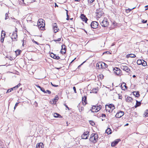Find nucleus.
I'll return each mask as SVG.
<instances>
[{"label":"nucleus","mask_w":148,"mask_h":148,"mask_svg":"<svg viewBox=\"0 0 148 148\" xmlns=\"http://www.w3.org/2000/svg\"><path fill=\"white\" fill-rule=\"evenodd\" d=\"M98 138V136L97 134L92 133L90 136L89 140L94 143L97 142Z\"/></svg>","instance_id":"f257e3e1"},{"label":"nucleus","mask_w":148,"mask_h":148,"mask_svg":"<svg viewBox=\"0 0 148 148\" xmlns=\"http://www.w3.org/2000/svg\"><path fill=\"white\" fill-rule=\"evenodd\" d=\"M96 67L98 69H103L108 67V65L103 62H99L96 64Z\"/></svg>","instance_id":"f03ea898"},{"label":"nucleus","mask_w":148,"mask_h":148,"mask_svg":"<svg viewBox=\"0 0 148 148\" xmlns=\"http://www.w3.org/2000/svg\"><path fill=\"white\" fill-rule=\"evenodd\" d=\"M106 110L107 111L110 112V110H113L114 108V106L113 104H111L110 105H106Z\"/></svg>","instance_id":"7ed1b4c3"},{"label":"nucleus","mask_w":148,"mask_h":148,"mask_svg":"<svg viewBox=\"0 0 148 148\" xmlns=\"http://www.w3.org/2000/svg\"><path fill=\"white\" fill-rule=\"evenodd\" d=\"M101 108V106H93L92 107V110H90L92 112H96L99 111Z\"/></svg>","instance_id":"20e7f679"},{"label":"nucleus","mask_w":148,"mask_h":148,"mask_svg":"<svg viewBox=\"0 0 148 148\" xmlns=\"http://www.w3.org/2000/svg\"><path fill=\"white\" fill-rule=\"evenodd\" d=\"M17 29H16L15 32L13 33L12 34L11 37L12 41H15L17 40L16 39L17 38Z\"/></svg>","instance_id":"39448f33"},{"label":"nucleus","mask_w":148,"mask_h":148,"mask_svg":"<svg viewBox=\"0 0 148 148\" xmlns=\"http://www.w3.org/2000/svg\"><path fill=\"white\" fill-rule=\"evenodd\" d=\"M113 73L117 75H119L121 72V70L119 68L115 67L113 69Z\"/></svg>","instance_id":"423d86ee"},{"label":"nucleus","mask_w":148,"mask_h":148,"mask_svg":"<svg viewBox=\"0 0 148 148\" xmlns=\"http://www.w3.org/2000/svg\"><path fill=\"white\" fill-rule=\"evenodd\" d=\"M147 65V63L146 61L144 60L139 59V68L143 69V66H145Z\"/></svg>","instance_id":"0eeeda50"},{"label":"nucleus","mask_w":148,"mask_h":148,"mask_svg":"<svg viewBox=\"0 0 148 148\" xmlns=\"http://www.w3.org/2000/svg\"><path fill=\"white\" fill-rule=\"evenodd\" d=\"M101 25L103 27H107L109 25V22L107 21V19L104 18L101 23Z\"/></svg>","instance_id":"6e6552de"},{"label":"nucleus","mask_w":148,"mask_h":148,"mask_svg":"<svg viewBox=\"0 0 148 148\" xmlns=\"http://www.w3.org/2000/svg\"><path fill=\"white\" fill-rule=\"evenodd\" d=\"M98 23L96 21H92L91 23L90 26L92 28L96 29L98 26Z\"/></svg>","instance_id":"1a4fd4ad"},{"label":"nucleus","mask_w":148,"mask_h":148,"mask_svg":"<svg viewBox=\"0 0 148 148\" xmlns=\"http://www.w3.org/2000/svg\"><path fill=\"white\" fill-rule=\"evenodd\" d=\"M89 132L86 131L84 132L82 135V138L83 139H87L88 138V136H89Z\"/></svg>","instance_id":"9d476101"},{"label":"nucleus","mask_w":148,"mask_h":148,"mask_svg":"<svg viewBox=\"0 0 148 148\" xmlns=\"http://www.w3.org/2000/svg\"><path fill=\"white\" fill-rule=\"evenodd\" d=\"M53 29L54 33H56L59 30V29L58 28L57 25L56 23H54L53 24Z\"/></svg>","instance_id":"9b49d317"},{"label":"nucleus","mask_w":148,"mask_h":148,"mask_svg":"<svg viewBox=\"0 0 148 148\" xmlns=\"http://www.w3.org/2000/svg\"><path fill=\"white\" fill-rule=\"evenodd\" d=\"M121 69L126 71L127 72H128L130 70L127 66H124L123 65H121Z\"/></svg>","instance_id":"f8f14e48"},{"label":"nucleus","mask_w":148,"mask_h":148,"mask_svg":"<svg viewBox=\"0 0 148 148\" xmlns=\"http://www.w3.org/2000/svg\"><path fill=\"white\" fill-rule=\"evenodd\" d=\"M124 114V112H123L120 111L116 113L115 115V117L116 118H120Z\"/></svg>","instance_id":"ddd939ff"},{"label":"nucleus","mask_w":148,"mask_h":148,"mask_svg":"<svg viewBox=\"0 0 148 148\" xmlns=\"http://www.w3.org/2000/svg\"><path fill=\"white\" fill-rule=\"evenodd\" d=\"M120 140V139H119L116 140L112 143L111 144V146L112 147L115 146Z\"/></svg>","instance_id":"4468645a"},{"label":"nucleus","mask_w":148,"mask_h":148,"mask_svg":"<svg viewBox=\"0 0 148 148\" xmlns=\"http://www.w3.org/2000/svg\"><path fill=\"white\" fill-rule=\"evenodd\" d=\"M66 46L64 45H62V50L61 52L62 54L63 53L65 54L66 53Z\"/></svg>","instance_id":"2eb2a0df"},{"label":"nucleus","mask_w":148,"mask_h":148,"mask_svg":"<svg viewBox=\"0 0 148 148\" xmlns=\"http://www.w3.org/2000/svg\"><path fill=\"white\" fill-rule=\"evenodd\" d=\"M80 17L83 21H85L86 23L87 22L88 19L86 17L85 15L83 14H82L81 15Z\"/></svg>","instance_id":"dca6fc26"},{"label":"nucleus","mask_w":148,"mask_h":148,"mask_svg":"<svg viewBox=\"0 0 148 148\" xmlns=\"http://www.w3.org/2000/svg\"><path fill=\"white\" fill-rule=\"evenodd\" d=\"M87 97L86 96H84L83 97H82V103L84 105H85L86 104V102H87Z\"/></svg>","instance_id":"f3484780"},{"label":"nucleus","mask_w":148,"mask_h":148,"mask_svg":"<svg viewBox=\"0 0 148 148\" xmlns=\"http://www.w3.org/2000/svg\"><path fill=\"white\" fill-rule=\"evenodd\" d=\"M96 13L97 14V16L99 18L101 16L104 14V13L103 11H99V10H97Z\"/></svg>","instance_id":"a211bd4d"},{"label":"nucleus","mask_w":148,"mask_h":148,"mask_svg":"<svg viewBox=\"0 0 148 148\" xmlns=\"http://www.w3.org/2000/svg\"><path fill=\"white\" fill-rule=\"evenodd\" d=\"M58 99L59 98L58 96L56 95L54 99L53 100V103H51L52 104H55Z\"/></svg>","instance_id":"6ab92c4d"},{"label":"nucleus","mask_w":148,"mask_h":148,"mask_svg":"<svg viewBox=\"0 0 148 148\" xmlns=\"http://www.w3.org/2000/svg\"><path fill=\"white\" fill-rule=\"evenodd\" d=\"M43 145L42 143H40L36 145V148H43Z\"/></svg>","instance_id":"aec40b11"},{"label":"nucleus","mask_w":148,"mask_h":148,"mask_svg":"<svg viewBox=\"0 0 148 148\" xmlns=\"http://www.w3.org/2000/svg\"><path fill=\"white\" fill-rule=\"evenodd\" d=\"M38 27L40 29H41V28H43L44 27H45V23H39L38 22Z\"/></svg>","instance_id":"412c9836"},{"label":"nucleus","mask_w":148,"mask_h":148,"mask_svg":"<svg viewBox=\"0 0 148 148\" xmlns=\"http://www.w3.org/2000/svg\"><path fill=\"white\" fill-rule=\"evenodd\" d=\"M106 133L107 134H111L112 133L111 129L109 128H107L106 130Z\"/></svg>","instance_id":"4be33fe9"},{"label":"nucleus","mask_w":148,"mask_h":148,"mask_svg":"<svg viewBox=\"0 0 148 148\" xmlns=\"http://www.w3.org/2000/svg\"><path fill=\"white\" fill-rule=\"evenodd\" d=\"M54 117L55 118H62V116H61L59 114L57 113H55L54 114Z\"/></svg>","instance_id":"5701e85b"},{"label":"nucleus","mask_w":148,"mask_h":148,"mask_svg":"<svg viewBox=\"0 0 148 148\" xmlns=\"http://www.w3.org/2000/svg\"><path fill=\"white\" fill-rule=\"evenodd\" d=\"M133 95L135 96L136 97H139V91H134L133 92Z\"/></svg>","instance_id":"b1692460"},{"label":"nucleus","mask_w":148,"mask_h":148,"mask_svg":"<svg viewBox=\"0 0 148 148\" xmlns=\"http://www.w3.org/2000/svg\"><path fill=\"white\" fill-rule=\"evenodd\" d=\"M21 84H19L17 85V86H16L13 87V88H11L10 89V90L12 91V90H13L14 89L15 90V89L16 88H17L18 87L20 86Z\"/></svg>","instance_id":"393cba45"},{"label":"nucleus","mask_w":148,"mask_h":148,"mask_svg":"<svg viewBox=\"0 0 148 148\" xmlns=\"http://www.w3.org/2000/svg\"><path fill=\"white\" fill-rule=\"evenodd\" d=\"M21 51L19 49H18L16 51H15V52L16 56H17L19 55L21 53Z\"/></svg>","instance_id":"a878e982"},{"label":"nucleus","mask_w":148,"mask_h":148,"mask_svg":"<svg viewBox=\"0 0 148 148\" xmlns=\"http://www.w3.org/2000/svg\"><path fill=\"white\" fill-rule=\"evenodd\" d=\"M38 22L39 23H45V21L42 18L39 19L38 20Z\"/></svg>","instance_id":"bb28decb"},{"label":"nucleus","mask_w":148,"mask_h":148,"mask_svg":"<svg viewBox=\"0 0 148 148\" xmlns=\"http://www.w3.org/2000/svg\"><path fill=\"white\" fill-rule=\"evenodd\" d=\"M126 99L127 101L129 102H131L132 100V98L130 97H128L127 98H126Z\"/></svg>","instance_id":"cd10ccee"},{"label":"nucleus","mask_w":148,"mask_h":148,"mask_svg":"<svg viewBox=\"0 0 148 148\" xmlns=\"http://www.w3.org/2000/svg\"><path fill=\"white\" fill-rule=\"evenodd\" d=\"M98 89L97 88H93L92 89V91L93 93H96L98 91Z\"/></svg>","instance_id":"c85d7f7f"},{"label":"nucleus","mask_w":148,"mask_h":148,"mask_svg":"<svg viewBox=\"0 0 148 148\" xmlns=\"http://www.w3.org/2000/svg\"><path fill=\"white\" fill-rule=\"evenodd\" d=\"M35 1V0H25V2H27V3H31L34 2Z\"/></svg>","instance_id":"c756f323"},{"label":"nucleus","mask_w":148,"mask_h":148,"mask_svg":"<svg viewBox=\"0 0 148 148\" xmlns=\"http://www.w3.org/2000/svg\"><path fill=\"white\" fill-rule=\"evenodd\" d=\"M127 56H128V57H131V58H134L135 57V55L133 54H130L128 55H127Z\"/></svg>","instance_id":"7c9ffc66"},{"label":"nucleus","mask_w":148,"mask_h":148,"mask_svg":"<svg viewBox=\"0 0 148 148\" xmlns=\"http://www.w3.org/2000/svg\"><path fill=\"white\" fill-rule=\"evenodd\" d=\"M144 115L145 117H147L148 116V109L147 110L145 111Z\"/></svg>","instance_id":"2f4dec72"},{"label":"nucleus","mask_w":148,"mask_h":148,"mask_svg":"<svg viewBox=\"0 0 148 148\" xmlns=\"http://www.w3.org/2000/svg\"><path fill=\"white\" fill-rule=\"evenodd\" d=\"M136 105L134 106L135 108H136L137 107L139 106V101L137 100H136Z\"/></svg>","instance_id":"473e14b6"},{"label":"nucleus","mask_w":148,"mask_h":148,"mask_svg":"<svg viewBox=\"0 0 148 148\" xmlns=\"http://www.w3.org/2000/svg\"><path fill=\"white\" fill-rule=\"evenodd\" d=\"M133 115L136 117L138 116V114L136 112H133Z\"/></svg>","instance_id":"72a5a7b5"},{"label":"nucleus","mask_w":148,"mask_h":148,"mask_svg":"<svg viewBox=\"0 0 148 148\" xmlns=\"http://www.w3.org/2000/svg\"><path fill=\"white\" fill-rule=\"evenodd\" d=\"M40 90H41V91H42V92H43L44 93H47V92L43 88L41 87L40 88Z\"/></svg>","instance_id":"f704fd0d"},{"label":"nucleus","mask_w":148,"mask_h":148,"mask_svg":"<svg viewBox=\"0 0 148 148\" xmlns=\"http://www.w3.org/2000/svg\"><path fill=\"white\" fill-rule=\"evenodd\" d=\"M55 55L56 54H55L52 53L50 54L51 57L53 58H54L55 56Z\"/></svg>","instance_id":"c9c22d12"},{"label":"nucleus","mask_w":148,"mask_h":148,"mask_svg":"<svg viewBox=\"0 0 148 148\" xmlns=\"http://www.w3.org/2000/svg\"><path fill=\"white\" fill-rule=\"evenodd\" d=\"M3 36L1 35V41L2 42H3L4 41V37H3Z\"/></svg>","instance_id":"e433bc0d"},{"label":"nucleus","mask_w":148,"mask_h":148,"mask_svg":"<svg viewBox=\"0 0 148 148\" xmlns=\"http://www.w3.org/2000/svg\"><path fill=\"white\" fill-rule=\"evenodd\" d=\"M5 20H6L8 18H9L8 14V13H6L5 14Z\"/></svg>","instance_id":"4c0bfd02"},{"label":"nucleus","mask_w":148,"mask_h":148,"mask_svg":"<svg viewBox=\"0 0 148 148\" xmlns=\"http://www.w3.org/2000/svg\"><path fill=\"white\" fill-rule=\"evenodd\" d=\"M90 123L92 126H94L95 125V123L93 121H90Z\"/></svg>","instance_id":"58836bf2"},{"label":"nucleus","mask_w":148,"mask_h":148,"mask_svg":"<svg viewBox=\"0 0 148 148\" xmlns=\"http://www.w3.org/2000/svg\"><path fill=\"white\" fill-rule=\"evenodd\" d=\"M147 22V20H143V19H142L141 20V22L142 23H146Z\"/></svg>","instance_id":"ea45409f"},{"label":"nucleus","mask_w":148,"mask_h":148,"mask_svg":"<svg viewBox=\"0 0 148 148\" xmlns=\"http://www.w3.org/2000/svg\"><path fill=\"white\" fill-rule=\"evenodd\" d=\"M60 58L58 56H57L56 55L55 56V58L54 59H56L57 60H59L60 59Z\"/></svg>","instance_id":"a19ab883"},{"label":"nucleus","mask_w":148,"mask_h":148,"mask_svg":"<svg viewBox=\"0 0 148 148\" xmlns=\"http://www.w3.org/2000/svg\"><path fill=\"white\" fill-rule=\"evenodd\" d=\"M61 40V38H58V39L54 40V41L55 42L60 41Z\"/></svg>","instance_id":"79ce46f5"},{"label":"nucleus","mask_w":148,"mask_h":148,"mask_svg":"<svg viewBox=\"0 0 148 148\" xmlns=\"http://www.w3.org/2000/svg\"><path fill=\"white\" fill-rule=\"evenodd\" d=\"M99 77L100 79H102L103 78V76L102 74H100L99 75Z\"/></svg>","instance_id":"37998d69"},{"label":"nucleus","mask_w":148,"mask_h":148,"mask_svg":"<svg viewBox=\"0 0 148 148\" xmlns=\"http://www.w3.org/2000/svg\"><path fill=\"white\" fill-rule=\"evenodd\" d=\"M95 0H88V3H92Z\"/></svg>","instance_id":"c03bdc74"},{"label":"nucleus","mask_w":148,"mask_h":148,"mask_svg":"<svg viewBox=\"0 0 148 148\" xmlns=\"http://www.w3.org/2000/svg\"><path fill=\"white\" fill-rule=\"evenodd\" d=\"M46 91L47 92V93H48L49 94H50L51 93V92L49 90H47Z\"/></svg>","instance_id":"a18cd8bd"},{"label":"nucleus","mask_w":148,"mask_h":148,"mask_svg":"<svg viewBox=\"0 0 148 148\" xmlns=\"http://www.w3.org/2000/svg\"><path fill=\"white\" fill-rule=\"evenodd\" d=\"M73 89L74 90V92L75 93H76L77 92L76 91V88L75 86H73Z\"/></svg>","instance_id":"49530a36"},{"label":"nucleus","mask_w":148,"mask_h":148,"mask_svg":"<svg viewBox=\"0 0 148 148\" xmlns=\"http://www.w3.org/2000/svg\"><path fill=\"white\" fill-rule=\"evenodd\" d=\"M32 41L34 43H35L37 45H38L39 44V43L37 42H36V41H35L34 40H32Z\"/></svg>","instance_id":"de8ad7c7"},{"label":"nucleus","mask_w":148,"mask_h":148,"mask_svg":"<svg viewBox=\"0 0 148 148\" xmlns=\"http://www.w3.org/2000/svg\"><path fill=\"white\" fill-rule=\"evenodd\" d=\"M51 85L53 86H54V87H57V86H58V85H55V84H53L52 82H51Z\"/></svg>","instance_id":"09e8293b"},{"label":"nucleus","mask_w":148,"mask_h":148,"mask_svg":"<svg viewBox=\"0 0 148 148\" xmlns=\"http://www.w3.org/2000/svg\"><path fill=\"white\" fill-rule=\"evenodd\" d=\"M18 103H16V104L15 105V106H14V110H15L16 107L17 106H18Z\"/></svg>","instance_id":"8fccbe9b"},{"label":"nucleus","mask_w":148,"mask_h":148,"mask_svg":"<svg viewBox=\"0 0 148 148\" xmlns=\"http://www.w3.org/2000/svg\"><path fill=\"white\" fill-rule=\"evenodd\" d=\"M145 10H147L148 9V5L145 6Z\"/></svg>","instance_id":"3c124183"},{"label":"nucleus","mask_w":148,"mask_h":148,"mask_svg":"<svg viewBox=\"0 0 148 148\" xmlns=\"http://www.w3.org/2000/svg\"><path fill=\"white\" fill-rule=\"evenodd\" d=\"M66 16H67V17H69V16L68 14V10H66Z\"/></svg>","instance_id":"603ef678"},{"label":"nucleus","mask_w":148,"mask_h":148,"mask_svg":"<svg viewBox=\"0 0 148 148\" xmlns=\"http://www.w3.org/2000/svg\"><path fill=\"white\" fill-rule=\"evenodd\" d=\"M11 91L9 89L7 90V92H6V93H9Z\"/></svg>","instance_id":"864d4df0"},{"label":"nucleus","mask_w":148,"mask_h":148,"mask_svg":"<svg viewBox=\"0 0 148 148\" xmlns=\"http://www.w3.org/2000/svg\"><path fill=\"white\" fill-rule=\"evenodd\" d=\"M106 116V115L104 114H101V116L102 117H105Z\"/></svg>","instance_id":"5fc2aeb1"},{"label":"nucleus","mask_w":148,"mask_h":148,"mask_svg":"<svg viewBox=\"0 0 148 148\" xmlns=\"http://www.w3.org/2000/svg\"><path fill=\"white\" fill-rule=\"evenodd\" d=\"M65 107L67 108L68 110H69V108L68 107V106L67 105H66V104H65Z\"/></svg>","instance_id":"6e6d98bb"},{"label":"nucleus","mask_w":148,"mask_h":148,"mask_svg":"<svg viewBox=\"0 0 148 148\" xmlns=\"http://www.w3.org/2000/svg\"><path fill=\"white\" fill-rule=\"evenodd\" d=\"M108 53V54H109V53H110V54H111V53H110V52H109V51H106V52H105V53H103V54H104V53Z\"/></svg>","instance_id":"4d7b16f0"},{"label":"nucleus","mask_w":148,"mask_h":148,"mask_svg":"<svg viewBox=\"0 0 148 148\" xmlns=\"http://www.w3.org/2000/svg\"><path fill=\"white\" fill-rule=\"evenodd\" d=\"M34 105H35V106H37V103L36 101H35L34 104Z\"/></svg>","instance_id":"13d9d810"},{"label":"nucleus","mask_w":148,"mask_h":148,"mask_svg":"<svg viewBox=\"0 0 148 148\" xmlns=\"http://www.w3.org/2000/svg\"><path fill=\"white\" fill-rule=\"evenodd\" d=\"M123 84H124L123 85V86L125 87V88H127V86H126V84H125V83H124Z\"/></svg>","instance_id":"bf43d9fd"},{"label":"nucleus","mask_w":148,"mask_h":148,"mask_svg":"<svg viewBox=\"0 0 148 148\" xmlns=\"http://www.w3.org/2000/svg\"><path fill=\"white\" fill-rule=\"evenodd\" d=\"M37 86L38 87V88H39L40 89V88H41V87L40 86Z\"/></svg>","instance_id":"052dcab7"},{"label":"nucleus","mask_w":148,"mask_h":148,"mask_svg":"<svg viewBox=\"0 0 148 148\" xmlns=\"http://www.w3.org/2000/svg\"><path fill=\"white\" fill-rule=\"evenodd\" d=\"M22 41L23 42V44H22V46H24V40H23Z\"/></svg>","instance_id":"680f3d73"},{"label":"nucleus","mask_w":148,"mask_h":148,"mask_svg":"<svg viewBox=\"0 0 148 148\" xmlns=\"http://www.w3.org/2000/svg\"><path fill=\"white\" fill-rule=\"evenodd\" d=\"M2 34H3V36L4 37L5 36V33H2Z\"/></svg>","instance_id":"e2e57ef3"},{"label":"nucleus","mask_w":148,"mask_h":148,"mask_svg":"<svg viewBox=\"0 0 148 148\" xmlns=\"http://www.w3.org/2000/svg\"><path fill=\"white\" fill-rule=\"evenodd\" d=\"M76 59V58H75L74 60H72V61L70 63H72L73 62V61L74 60Z\"/></svg>","instance_id":"0e129e2a"},{"label":"nucleus","mask_w":148,"mask_h":148,"mask_svg":"<svg viewBox=\"0 0 148 148\" xmlns=\"http://www.w3.org/2000/svg\"><path fill=\"white\" fill-rule=\"evenodd\" d=\"M56 6L58 7V5H57L56 3H55V7H56Z\"/></svg>","instance_id":"69168bd1"},{"label":"nucleus","mask_w":148,"mask_h":148,"mask_svg":"<svg viewBox=\"0 0 148 148\" xmlns=\"http://www.w3.org/2000/svg\"><path fill=\"white\" fill-rule=\"evenodd\" d=\"M129 125V124L128 123L126 124L125 125V126H127Z\"/></svg>","instance_id":"338daca9"},{"label":"nucleus","mask_w":148,"mask_h":148,"mask_svg":"<svg viewBox=\"0 0 148 148\" xmlns=\"http://www.w3.org/2000/svg\"><path fill=\"white\" fill-rule=\"evenodd\" d=\"M66 19L67 20H69V17H67V18H66Z\"/></svg>","instance_id":"774afa93"}]
</instances>
